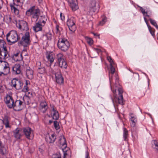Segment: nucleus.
<instances>
[{"label": "nucleus", "instance_id": "1", "mask_svg": "<svg viewBox=\"0 0 158 158\" xmlns=\"http://www.w3.org/2000/svg\"><path fill=\"white\" fill-rule=\"evenodd\" d=\"M59 142L64 152L63 158H71V152L70 149L67 147L65 139L63 136L61 137Z\"/></svg>", "mask_w": 158, "mask_h": 158}, {"label": "nucleus", "instance_id": "2", "mask_svg": "<svg viewBox=\"0 0 158 158\" xmlns=\"http://www.w3.org/2000/svg\"><path fill=\"white\" fill-rule=\"evenodd\" d=\"M57 64L58 66L62 69H66L68 67L66 59L65 56L61 53L56 55Z\"/></svg>", "mask_w": 158, "mask_h": 158}, {"label": "nucleus", "instance_id": "3", "mask_svg": "<svg viewBox=\"0 0 158 158\" xmlns=\"http://www.w3.org/2000/svg\"><path fill=\"white\" fill-rule=\"evenodd\" d=\"M57 46L61 51L65 52L69 49L70 45L69 41L66 39L60 38L58 40Z\"/></svg>", "mask_w": 158, "mask_h": 158}, {"label": "nucleus", "instance_id": "4", "mask_svg": "<svg viewBox=\"0 0 158 158\" xmlns=\"http://www.w3.org/2000/svg\"><path fill=\"white\" fill-rule=\"evenodd\" d=\"M10 71L9 64L6 62L0 60V75H6Z\"/></svg>", "mask_w": 158, "mask_h": 158}, {"label": "nucleus", "instance_id": "5", "mask_svg": "<svg viewBox=\"0 0 158 158\" xmlns=\"http://www.w3.org/2000/svg\"><path fill=\"white\" fill-rule=\"evenodd\" d=\"M7 41L9 43H15L18 39V36L17 32L15 30L10 31L6 35Z\"/></svg>", "mask_w": 158, "mask_h": 158}, {"label": "nucleus", "instance_id": "6", "mask_svg": "<svg viewBox=\"0 0 158 158\" xmlns=\"http://www.w3.org/2000/svg\"><path fill=\"white\" fill-rule=\"evenodd\" d=\"M26 13L27 15H31L33 19H35L37 21L40 15V11L39 9L33 6L27 10Z\"/></svg>", "mask_w": 158, "mask_h": 158}, {"label": "nucleus", "instance_id": "7", "mask_svg": "<svg viewBox=\"0 0 158 158\" xmlns=\"http://www.w3.org/2000/svg\"><path fill=\"white\" fill-rule=\"evenodd\" d=\"M67 24L70 31V33H73L76 30L74 18L73 17H72L69 19L67 22Z\"/></svg>", "mask_w": 158, "mask_h": 158}, {"label": "nucleus", "instance_id": "8", "mask_svg": "<svg viewBox=\"0 0 158 158\" xmlns=\"http://www.w3.org/2000/svg\"><path fill=\"white\" fill-rule=\"evenodd\" d=\"M31 43V40L29 31H27L22 38L21 44L24 47L29 45Z\"/></svg>", "mask_w": 158, "mask_h": 158}, {"label": "nucleus", "instance_id": "9", "mask_svg": "<svg viewBox=\"0 0 158 158\" xmlns=\"http://www.w3.org/2000/svg\"><path fill=\"white\" fill-rule=\"evenodd\" d=\"M118 90L119 92V97L118 98L116 96H114V98L113 100L114 103H116V104L118 103L121 105L123 104V98L122 94L123 91L122 89L119 88H118Z\"/></svg>", "mask_w": 158, "mask_h": 158}, {"label": "nucleus", "instance_id": "10", "mask_svg": "<svg viewBox=\"0 0 158 158\" xmlns=\"http://www.w3.org/2000/svg\"><path fill=\"white\" fill-rule=\"evenodd\" d=\"M23 132L26 138L29 139H32L34 138L33 131L30 127L23 128Z\"/></svg>", "mask_w": 158, "mask_h": 158}, {"label": "nucleus", "instance_id": "11", "mask_svg": "<svg viewBox=\"0 0 158 158\" xmlns=\"http://www.w3.org/2000/svg\"><path fill=\"white\" fill-rule=\"evenodd\" d=\"M17 2L18 3V5H16L14 3L11 4L10 6L12 11L16 15H18L19 10L17 8L18 6H20L23 3L24 0H16Z\"/></svg>", "mask_w": 158, "mask_h": 158}, {"label": "nucleus", "instance_id": "12", "mask_svg": "<svg viewBox=\"0 0 158 158\" xmlns=\"http://www.w3.org/2000/svg\"><path fill=\"white\" fill-rule=\"evenodd\" d=\"M11 85L17 90H19L22 88L23 83L19 80L14 78L11 81Z\"/></svg>", "mask_w": 158, "mask_h": 158}, {"label": "nucleus", "instance_id": "13", "mask_svg": "<svg viewBox=\"0 0 158 158\" xmlns=\"http://www.w3.org/2000/svg\"><path fill=\"white\" fill-rule=\"evenodd\" d=\"M4 101L9 108H11L14 106V101L11 95L7 94L4 98Z\"/></svg>", "mask_w": 158, "mask_h": 158}, {"label": "nucleus", "instance_id": "14", "mask_svg": "<svg viewBox=\"0 0 158 158\" xmlns=\"http://www.w3.org/2000/svg\"><path fill=\"white\" fill-rule=\"evenodd\" d=\"M16 26L22 31H29L27 22L23 20L19 21L16 24Z\"/></svg>", "mask_w": 158, "mask_h": 158}, {"label": "nucleus", "instance_id": "15", "mask_svg": "<svg viewBox=\"0 0 158 158\" xmlns=\"http://www.w3.org/2000/svg\"><path fill=\"white\" fill-rule=\"evenodd\" d=\"M56 81V83L59 85L63 84L64 82V78L60 73V71L59 70L58 72L55 73Z\"/></svg>", "mask_w": 158, "mask_h": 158}, {"label": "nucleus", "instance_id": "16", "mask_svg": "<svg viewBox=\"0 0 158 158\" xmlns=\"http://www.w3.org/2000/svg\"><path fill=\"white\" fill-rule=\"evenodd\" d=\"M2 48H3V50L2 51L1 50V48H0V59H6L9 57V54L6 49V46Z\"/></svg>", "mask_w": 158, "mask_h": 158}, {"label": "nucleus", "instance_id": "17", "mask_svg": "<svg viewBox=\"0 0 158 158\" xmlns=\"http://www.w3.org/2000/svg\"><path fill=\"white\" fill-rule=\"evenodd\" d=\"M56 139L55 135L53 133H48L46 135L45 139L48 143H53L55 141Z\"/></svg>", "mask_w": 158, "mask_h": 158}, {"label": "nucleus", "instance_id": "18", "mask_svg": "<svg viewBox=\"0 0 158 158\" xmlns=\"http://www.w3.org/2000/svg\"><path fill=\"white\" fill-rule=\"evenodd\" d=\"M46 57L48 61L49 62L50 64H51L55 59V54L52 52H47L46 54Z\"/></svg>", "mask_w": 158, "mask_h": 158}, {"label": "nucleus", "instance_id": "19", "mask_svg": "<svg viewBox=\"0 0 158 158\" xmlns=\"http://www.w3.org/2000/svg\"><path fill=\"white\" fill-rule=\"evenodd\" d=\"M70 6L73 10H76L78 9L77 0H68Z\"/></svg>", "mask_w": 158, "mask_h": 158}, {"label": "nucleus", "instance_id": "20", "mask_svg": "<svg viewBox=\"0 0 158 158\" xmlns=\"http://www.w3.org/2000/svg\"><path fill=\"white\" fill-rule=\"evenodd\" d=\"M26 75L28 78L30 79H32L34 77L33 71L31 69L29 68L26 70Z\"/></svg>", "mask_w": 158, "mask_h": 158}, {"label": "nucleus", "instance_id": "21", "mask_svg": "<svg viewBox=\"0 0 158 158\" xmlns=\"http://www.w3.org/2000/svg\"><path fill=\"white\" fill-rule=\"evenodd\" d=\"M51 115L53 119L57 120L59 117V115L58 111L56 110L53 106L51 111Z\"/></svg>", "mask_w": 158, "mask_h": 158}, {"label": "nucleus", "instance_id": "22", "mask_svg": "<svg viewBox=\"0 0 158 158\" xmlns=\"http://www.w3.org/2000/svg\"><path fill=\"white\" fill-rule=\"evenodd\" d=\"M23 102L20 100H17L14 103V110H15L19 111L21 109L22 105Z\"/></svg>", "mask_w": 158, "mask_h": 158}, {"label": "nucleus", "instance_id": "23", "mask_svg": "<svg viewBox=\"0 0 158 158\" xmlns=\"http://www.w3.org/2000/svg\"><path fill=\"white\" fill-rule=\"evenodd\" d=\"M2 123L5 125L6 128H10L11 127V125L10 123V119L7 116H5L4 118L2 120Z\"/></svg>", "mask_w": 158, "mask_h": 158}, {"label": "nucleus", "instance_id": "24", "mask_svg": "<svg viewBox=\"0 0 158 158\" xmlns=\"http://www.w3.org/2000/svg\"><path fill=\"white\" fill-rule=\"evenodd\" d=\"M43 26V25L42 24L37 22L36 23L35 25L33 27V29L35 32H36L39 31H41L42 30Z\"/></svg>", "mask_w": 158, "mask_h": 158}, {"label": "nucleus", "instance_id": "25", "mask_svg": "<svg viewBox=\"0 0 158 158\" xmlns=\"http://www.w3.org/2000/svg\"><path fill=\"white\" fill-rule=\"evenodd\" d=\"M130 116L131 117L130 120L131 122V126L134 127L135 126L137 122L136 117L132 113L130 114Z\"/></svg>", "mask_w": 158, "mask_h": 158}, {"label": "nucleus", "instance_id": "26", "mask_svg": "<svg viewBox=\"0 0 158 158\" xmlns=\"http://www.w3.org/2000/svg\"><path fill=\"white\" fill-rule=\"evenodd\" d=\"M12 70L14 73L19 74L21 72L20 66V64H16L13 67Z\"/></svg>", "mask_w": 158, "mask_h": 158}, {"label": "nucleus", "instance_id": "27", "mask_svg": "<svg viewBox=\"0 0 158 158\" xmlns=\"http://www.w3.org/2000/svg\"><path fill=\"white\" fill-rule=\"evenodd\" d=\"M20 130L19 128H17L13 131L15 137L17 139H20L23 135L20 133Z\"/></svg>", "mask_w": 158, "mask_h": 158}, {"label": "nucleus", "instance_id": "28", "mask_svg": "<svg viewBox=\"0 0 158 158\" xmlns=\"http://www.w3.org/2000/svg\"><path fill=\"white\" fill-rule=\"evenodd\" d=\"M12 58L16 61H20L22 59L21 55L18 53L14 54L12 56Z\"/></svg>", "mask_w": 158, "mask_h": 158}, {"label": "nucleus", "instance_id": "29", "mask_svg": "<svg viewBox=\"0 0 158 158\" xmlns=\"http://www.w3.org/2000/svg\"><path fill=\"white\" fill-rule=\"evenodd\" d=\"M39 18V20L38 22L42 24L44 26L47 21L46 17L45 16H41Z\"/></svg>", "mask_w": 158, "mask_h": 158}, {"label": "nucleus", "instance_id": "30", "mask_svg": "<svg viewBox=\"0 0 158 158\" xmlns=\"http://www.w3.org/2000/svg\"><path fill=\"white\" fill-rule=\"evenodd\" d=\"M115 69L114 68V65H110V70L109 73V76L110 81H111L112 75L114 73Z\"/></svg>", "mask_w": 158, "mask_h": 158}, {"label": "nucleus", "instance_id": "31", "mask_svg": "<svg viewBox=\"0 0 158 158\" xmlns=\"http://www.w3.org/2000/svg\"><path fill=\"white\" fill-rule=\"evenodd\" d=\"M40 106L42 109H44V111H45L48 108L47 104L45 101H43L41 102Z\"/></svg>", "mask_w": 158, "mask_h": 158}, {"label": "nucleus", "instance_id": "32", "mask_svg": "<svg viewBox=\"0 0 158 158\" xmlns=\"http://www.w3.org/2000/svg\"><path fill=\"white\" fill-rule=\"evenodd\" d=\"M144 19L145 21V22H146V24L147 25L148 27V29L150 33L152 34V35H154L155 30L154 29H153L148 24V22L147 21V20L145 18V17H144Z\"/></svg>", "mask_w": 158, "mask_h": 158}, {"label": "nucleus", "instance_id": "33", "mask_svg": "<svg viewBox=\"0 0 158 158\" xmlns=\"http://www.w3.org/2000/svg\"><path fill=\"white\" fill-rule=\"evenodd\" d=\"M96 2L95 1H93L91 3V9L93 11L95 12L96 10Z\"/></svg>", "mask_w": 158, "mask_h": 158}, {"label": "nucleus", "instance_id": "34", "mask_svg": "<svg viewBox=\"0 0 158 158\" xmlns=\"http://www.w3.org/2000/svg\"><path fill=\"white\" fill-rule=\"evenodd\" d=\"M4 19L7 23H9L11 22L12 19L10 15H6L5 16Z\"/></svg>", "mask_w": 158, "mask_h": 158}, {"label": "nucleus", "instance_id": "35", "mask_svg": "<svg viewBox=\"0 0 158 158\" xmlns=\"http://www.w3.org/2000/svg\"><path fill=\"white\" fill-rule=\"evenodd\" d=\"M37 72L41 74H44L46 73L45 68L44 67L39 68L37 69Z\"/></svg>", "mask_w": 158, "mask_h": 158}, {"label": "nucleus", "instance_id": "36", "mask_svg": "<svg viewBox=\"0 0 158 158\" xmlns=\"http://www.w3.org/2000/svg\"><path fill=\"white\" fill-rule=\"evenodd\" d=\"M85 39L87 43L89 45H91L93 43V40L92 39L88 37H85Z\"/></svg>", "mask_w": 158, "mask_h": 158}, {"label": "nucleus", "instance_id": "37", "mask_svg": "<svg viewBox=\"0 0 158 158\" xmlns=\"http://www.w3.org/2000/svg\"><path fill=\"white\" fill-rule=\"evenodd\" d=\"M128 136V131L125 128H123V136L125 140H126Z\"/></svg>", "mask_w": 158, "mask_h": 158}, {"label": "nucleus", "instance_id": "38", "mask_svg": "<svg viewBox=\"0 0 158 158\" xmlns=\"http://www.w3.org/2000/svg\"><path fill=\"white\" fill-rule=\"evenodd\" d=\"M6 44L2 40H0V48L6 46Z\"/></svg>", "mask_w": 158, "mask_h": 158}, {"label": "nucleus", "instance_id": "39", "mask_svg": "<svg viewBox=\"0 0 158 158\" xmlns=\"http://www.w3.org/2000/svg\"><path fill=\"white\" fill-rule=\"evenodd\" d=\"M150 21L151 23L153 26H154L155 27L157 28L158 29V26L157 25V23H156V22L153 20H152L151 19H150Z\"/></svg>", "mask_w": 158, "mask_h": 158}, {"label": "nucleus", "instance_id": "40", "mask_svg": "<svg viewBox=\"0 0 158 158\" xmlns=\"http://www.w3.org/2000/svg\"><path fill=\"white\" fill-rule=\"evenodd\" d=\"M54 125L55 128L56 130L59 129L60 128V125L59 123L56 121H55L54 122Z\"/></svg>", "mask_w": 158, "mask_h": 158}, {"label": "nucleus", "instance_id": "41", "mask_svg": "<svg viewBox=\"0 0 158 158\" xmlns=\"http://www.w3.org/2000/svg\"><path fill=\"white\" fill-rule=\"evenodd\" d=\"M107 59L109 61L110 65H114L115 64L110 56H108L107 57Z\"/></svg>", "mask_w": 158, "mask_h": 158}, {"label": "nucleus", "instance_id": "42", "mask_svg": "<svg viewBox=\"0 0 158 158\" xmlns=\"http://www.w3.org/2000/svg\"><path fill=\"white\" fill-rule=\"evenodd\" d=\"M154 143L155 147V149L156 151L158 152V140H155L154 141Z\"/></svg>", "mask_w": 158, "mask_h": 158}, {"label": "nucleus", "instance_id": "43", "mask_svg": "<svg viewBox=\"0 0 158 158\" xmlns=\"http://www.w3.org/2000/svg\"><path fill=\"white\" fill-rule=\"evenodd\" d=\"M139 7L140 8V10L143 15H146V16H148V15H147V12H145V10L142 7Z\"/></svg>", "mask_w": 158, "mask_h": 158}, {"label": "nucleus", "instance_id": "44", "mask_svg": "<svg viewBox=\"0 0 158 158\" xmlns=\"http://www.w3.org/2000/svg\"><path fill=\"white\" fill-rule=\"evenodd\" d=\"M106 18L105 17L103 18L102 19V20L99 23V25H102L105 23L106 22Z\"/></svg>", "mask_w": 158, "mask_h": 158}, {"label": "nucleus", "instance_id": "45", "mask_svg": "<svg viewBox=\"0 0 158 158\" xmlns=\"http://www.w3.org/2000/svg\"><path fill=\"white\" fill-rule=\"evenodd\" d=\"M53 158H61L60 154H54L53 156Z\"/></svg>", "mask_w": 158, "mask_h": 158}, {"label": "nucleus", "instance_id": "46", "mask_svg": "<svg viewBox=\"0 0 158 158\" xmlns=\"http://www.w3.org/2000/svg\"><path fill=\"white\" fill-rule=\"evenodd\" d=\"M28 88L27 86H24V88L23 89V91L26 92L28 91Z\"/></svg>", "mask_w": 158, "mask_h": 158}, {"label": "nucleus", "instance_id": "47", "mask_svg": "<svg viewBox=\"0 0 158 158\" xmlns=\"http://www.w3.org/2000/svg\"><path fill=\"white\" fill-rule=\"evenodd\" d=\"M60 15L61 19L63 21L65 19L64 16L62 13H60Z\"/></svg>", "mask_w": 158, "mask_h": 158}, {"label": "nucleus", "instance_id": "48", "mask_svg": "<svg viewBox=\"0 0 158 158\" xmlns=\"http://www.w3.org/2000/svg\"><path fill=\"white\" fill-rule=\"evenodd\" d=\"M94 49L95 51H96L98 53L101 52V51L100 49L97 48H94Z\"/></svg>", "mask_w": 158, "mask_h": 158}, {"label": "nucleus", "instance_id": "49", "mask_svg": "<svg viewBox=\"0 0 158 158\" xmlns=\"http://www.w3.org/2000/svg\"><path fill=\"white\" fill-rule=\"evenodd\" d=\"M3 128V125L2 122L1 120H0V131L2 130Z\"/></svg>", "mask_w": 158, "mask_h": 158}, {"label": "nucleus", "instance_id": "50", "mask_svg": "<svg viewBox=\"0 0 158 158\" xmlns=\"http://www.w3.org/2000/svg\"><path fill=\"white\" fill-rule=\"evenodd\" d=\"M25 82H25L26 85H27V86L30 85V82L29 81L26 80Z\"/></svg>", "mask_w": 158, "mask_h": 158}, {"label": "nucleus", "instance_id": "51", "mask_svg": "<svg viewBox=\"0 0 158 158\" xmlns=\"http://www.w3.org/2000/svg\"><path fill=\"white\" fill-rule=\"evenodd\" d=\"M89 154L88 152H85V158H89Z\"/></svg>", "mask_w": 158, "mask_h": 158}, {"label": "nucleus", "instance_id": "52", "mask_svg": "<svg viewBox=\"0 0 158 158\" xmlns=\"http://www.w3.org/2000/svg\"><path fill=\"white\" fill-rule=\"evenodd\" d=\"M59 26L57 25L56 27V29L57 31L58 32L59 31L60 29H59Z\"/></svg>", "mask_w": 158, "mask_h": 158}, {"label": "nucleus", "instance_id": "53", "mask_svg": "<svg viewBox=\"0 0 158 158\" xmlns=\"http://www.w3.org/2000/svg\"><path fill=\"white\" fill-rule=\"evenodd\" d=\"M52 122V121L51 120H49L48 121V124H51Z\"/></svg>", "mask_w": 158, "mask_h": 158}, {"label": "nucleus", "instance_id": "54", "mask_svg": "<svg viewBox=\"0 0 158 158\" xmlns=\"http://www.w3.org/2000/svg\"><path fill=\"white\" fill-rule=\"evenodd\" d=\"M116 93V90H114V91H113V93H114V94H115Z\"/></svg>", "mask_w": 158, "mask_h": 158}, {"label": "nucleus", "instance_id": "55", "mask_svg": "<svg viewBox=\"0 0 158 158\" xmlns=\"http://www.w3.org/2000/svg\"><path fill=\"white\" fill-rule=\"evenodd\" d=\"M6 153V150H5V152H3L2 154H4L5 153Z\"/></svg>", "mask_w": 158, "mask_h": 158}, {"label": "nucleus", "instance_id": "56", "mask_svg": "<svg viewBox=\"0 0 158 158\" xmlns=\"http://www.w3.org/2000/svg\"><path fill=\"white\" fill-rule=\"evenodd\" d=\"M1 141H0V146H1Z\"/></svg>", "mask_w": 158, "mask_h": 158}, {"label": "nucleus", "instance_id": "57", "mask_svg": "<svg viewBox=\"0 0 158 158\" xmlns=\"http://www.w3.org/2000/svg\"><path fill=\"white\" fill-rule=\"evenodd\" d=\"M94 35H96V34H95V33H94Z\"/></svg>", "mask_w": 158, "mask_h": 158}]
</instances>
